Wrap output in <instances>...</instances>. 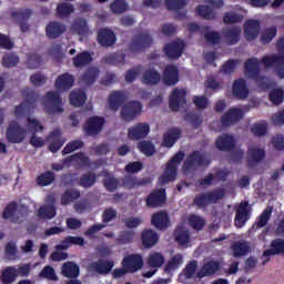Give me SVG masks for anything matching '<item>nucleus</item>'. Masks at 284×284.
Instances as JSON below:
<instances>
[{
    "mask_svg": "<svg viewBox=\"0 0 284 284\" xmlns=\"http://www.w3.org/2000/svg\"><path fill=\"white\" fill-rule=\"evenodd\" d=\"M21 94L26 101L14 108V116H26L32 108L37 106V101H39V94L30 88H24L21 90Z\"/></svg>",
    "mask_w": 284,
    "mask_h": 284,
    "instance_id": "f257e3e1",
    "label": "nucleus"
},
{
    "mask_svg": "<svg viewBox=\"0 0 284 284\" xmlns=\"http://www.w3.org/2000/svg\"><path fill=\"white\" fill-rule=\"evenodd\" d=\"M185 159V153L179 151L173 158L166 163L164 173L161 175V181L165 185L172 181H176V174L179 173V164Z\"/></svg>",
    "mask_w": 284,
    "mask_h": 284,
    "instance_id": "f03ea898",
    "label": "nucleus"
},
{
    "mask_svg": "<svg viewBox=\"0 0 284 284\" xmlns=\"http://www.w3.org/2000/svg\"><path fill=\"white\" fill-rule=\"evenodd\" d=\"M44 110L47 114H61L64 112L63 98L57 91H48L44 95Z\"/></svg>",
    "mask_w": 284,
    "mask_h": 284,
    "instance_id": "7ed1b4c3",
    "label": "nucleus"
},
{
    "mask_svg": "<svg viewBox=\"0 0 284 284\" xmlns=\"http://www.w3.org/2000/svg\"><path fill=\"white\" fill-rule=\"evenodd\" d=\"M152 36L149 33L142 32L134 36L129 44V50L133 54H139L145 52L150 45L153 43Z\"/></svg>",
    "mask_w": 284,
    "mask_h": 284,
    "instance_id": "20e7f679",
    "label": "nucleus"
},
{
    "mask_svg": "<svg viewBox=\"0 0 284 284\" xmlns=\"http://www.w3.org/2000/svg\"><path fill=\"white\" fill-rule=\"evenodd\" d=\"M212 161L205 158L201 151H193L191 154L187 155L186 160L183 163V170L185 172H190V170H194L195 168H207Z\"/></svg>",
    "mask_w": 284,
    "mask_h": 284,
    "instance_id": "39448f33",
    "label": "nucleus"
},
{
    "mask_svg": "<svg viewBox=\"0 0 284 284\" xmlns=\"http://www.w3.org/2000/svg\"><path fill=\"white\" fill-rule=\"evenodd\" d=\"M275 48L280 54L264 55L261 60L264 68H274L284 63V37L278 38Z\"/></svg>",
    "mask_w": 284,
    "mask_h": 284,
    "instance_id": "423d86ee",
    "label": "nucleus"
},
{
    "mask_svg": "<svg viewBox=\"0 0 284 284\" xmlns=\"http://www.w3.org/2000/svg\"><path fill=\"white\" fill-rule=\"evenodd\" d=\"M6 136L9 143L19 144L26 141V136H28V131L23 129L19 124V122L11 121L9 123V126L7 128Z\"/></svg>",
    "mask_w": 284,
    "mask_h": 284,
    "instance_id": "0eeeda50",
    "label": "nucleus"
},
{
    "mask_svg": "<svg viewBox=\"0 0 284 284\" xmlns=\"http://www.w3.org/2000/svg\"><path fill=\"white\" fill-rule=\"evenodd\" d=\"M142 110L143 104L140 101H130L122 106L120 116L122 121H125V123H130L131 121H134V119L138 118L139 114H141Z\"/></svg>",
    "mask_w": 284,
    "mask_h": 284,
    "instance_id": "6e6552de",
    "label": "nucleus"
},
{
    "mask_svg": "<svg viewBox=\"0 0 284 284\" xmlns=\"http://www.w3.org/2000/svg\"><path fill=\"white\" fill-rule=\"evenodd\" d=\"M103 125H105V119L103 116L93 115L85 121L83 132L85 136H98V134H101Z\"/></svg>",
    "mask_w": 284,
    "mask_h": 284,
    "instance_id": "1a4fd4ad",
    "label": "nucleus"
},
{
    "mask_svg": "<svg viewBox=\"0 0 284 284\" xmlns=\"http://www.w3.org/2000/svg\"><path fill=\"white\" fill-rule=\"evenodd\" d=\"M185 103H187V91L179 88L173 89L169 98V106L172 112H179Z\"/></svg>",
    "mask_w": 284,
    "mask_h": 284,
    "instance_id": "9d476101",
    "label": "nucleus"
},
{
    "mask_svg": "<svg viewBox=\"0 0 284 284\" xmlns=\"http://www.w3.org/2000/svg\"><path fill=\"white\" fill-rule=\"evenodd\" d=\"M143 255L141 254H130L123 257L122 267L128 270L129 274H135L140 270H143Z\"/></svg>",
    "mask_w": 284,
    "mask_h": 284,
    "instance_id": "9b49d317",
    "label": "nucleus"
},
{
    "mask_svg": "<svg viewBox=\"0 0 284 284\" xmlns=\"http://www.w3.org/2000/svg\"><path fill=\"white\" fill-rule=\"evenodd\" d=\"M47 142L49 143V152H52L53 154L59 152V150H61V148H63L65 144V138H63V132H61V129H53V131H51L47 136Z\"/></svg>",
    "mask_w": 284,
    "mask_h": 284,
    "instance_id": "f8f14e48",
    "label": "nucleus"
},
{
    "mask_svg": "<svg viewBox=\"0 0 284 284\" xmlns=\"http://www.w3.org/2000/svg\"><path fill=\"white\" fill-rule=\"evenodd\" d=\"M265 161V151L258 146H248L246 152V166L252 170Z\"/></svg>",
    "mask_w": 284,
    "mask_h": 284,
    "instance_id": "ddd939ff",
    "label": "nucleus"
},
{
    "mask_svg": "<svg viewBox=\"0 0 284 284\" xmlns=\"http://www.w3.org/2000/svg\"><path fill=\"white\" fill-rule=\"evenodd\" d=\"M181 79V73L179 72V67L176 64H168L164 68V71L162 73V81L164 85H176Z\"/></svg>",
    "mask_w": 284,
    "mask_h": 284,
    "instance_id": "4468645a",
    "label": "nucleus"
},
{
    "mask_svg": "<svg viewBox=\"0 0 284 284\" xmlns=\"http://www.w3.org/2000/svg\"><path fill=\"white\" fill-rule=\"evenodd\" d=\"M114 267V261L112 260H98L89 265L90 272H95V274H100L105 276L112 272Z\"/></svg>",
    "mask_w": 284,
    "mask_h": 284,
    "instance_id": "2eb2a0df",
    "label": "nucleus"
},
{
    "mask_svg": "<svg viewBox=\"0 0 284 284\" xmlns=\"http://www.w3.org/2000/svg\"><path fill=\"white\" fill-rule=\"evenodd\" d=\"M233 97L239 101H245L250 97V89L247 88V81L240 78L233 82L232 87Z\"/></svg>",
    "mask_w": 284,
    "mask_h": 284,
    "instance_id": "dca6fc26",
    "label": "nucleus"
},
{
    "mask_svg": "<svg viewBox=\"0 0 284 284\" xmlns=\"http://www.w3.org/2000/svg\"><path fill=\"white\" fill-rule=\"evenodd\" d=\"M163 50L168 59H179L183 54V50H185V42L173 41L171 43L165 44Z\"/></svg>",
    "mask_w": 284,
    "mask_h": 284,
    "instance_id": "f3484780",
    "label": "nucleus"
},
{
    "mask_svg": "<svg viewBox=\"0 0 284 284\" xmlns=\"http://www.w3.org/2000/svg\"><path fill=\"white\" fill-rule=\"evenodd\" d=\"M250 221V202H241L235 213V226L243 227Z\"/></svg>",
    "mask_w": 284,
    "mask_h": 284,
    "instance_id": "a211bd4d",
    "label": "nucleus"
},
{
    "mask_svg": "<svg viewBox=\"0 0 284 284\" xmlns=\"http://www.w3.org/2000/svg\"><path fill=\"white\" fill-rule=\"evenodd\" d=\"M196 270H199V262L195 260L190 261L182 270V272L179 274V283L187 284V281L194 278V276H196V274L199 273L196 272Z\"/></svg>",
    "mask_w": 284,
    "mask_h": 284,
    "instance_id": "6ab92c4d",
    "label": "nucleus"
},
{
    "mask_svg": "<svg viewBox=\"0 0 284 284\" xmlns=\"http://www.w3.org/2000/svg\"><path fill=\"white\" fill-rule=\"evenodd\" d=\"M166 200L168 196L164 189L155 190L146 196V207H161Z\"/></svg>",
    "mask_w": 284,
    "mask_h": 284,
    "instance_id": "aec40b11",
    "label": "nucleus"
},
{
    "mask_svg": "<svg viewBox=\"0 0 284 284\" xmlns=\"http://www.w3.org/2000/svg\"><path fill=\"white\" fill-rule=\"evenodd\" d=\"M148 134H150V124L140 122L129 129L128 136L131 141H140V139H145Z\"/></svg>",
    "mask_w": 284,
    "mask_h": 284,
    "instance_id": "412c9836",
    "label": "nucleus"
},
{
    "mask_svg": "<svg viewBox=\"0 0 284 284\" xmlns=\"http://www.w3.org/2000/svg\"><path fill=\"white\" fill-rule=\"evenodd\" d=\"M100 74H101V70H99V67H89L81 74L79 81L83 85H87L88 88H90L91 85H94V83H97V80L99 79Z\"/></svg>",
    "mask_w": 284,
    "mask_h": 284,
    "instance_id": "4be33fe9",
    "label": "nucleus"
},
{
    "mask_svg": "<svg viewBox=\"0 0 284 284\" xmlns=\"http://www.w3.org/2000/svg\"><path fill=\"white\" fill-rule=\"evenodd\" d=\"M243 119V110L241 109H230L226 113L221 116V123L223 128H230L239 123Z\"/></svg>",
    "mask_w": 284,
    "mask_h": 284,
    "instance_id": "5701e85b",
    "label": "nucleus"
},
{
    "mask_svg": "<svg viewBox=\"0 0 284 284\" xmlns=\"http://www.w3.org/2000/svg\"><path fill=\"white\" fill-rule=\"evenodd\" d=\"M215 148L220 152H232L236 148V140L230 134L220 135L215 141Z\"/></svg>",
    "mask_w": 284,
    "mask_h": 284,
    "instance_id": "b1692460",
    "label": "nucleus"
},
{
    "mask_svg": "<svg viewBox=\"0 0 284 284\" xmlns=\"http://www.w3.org/2000/svg\"><path fill=\"white\" fill-rule=\"evenodd\" d=\"M74 85V75L69 72L62 73L55 80L54 87L59 92H68V90H72Z\"/></svg>",
    "mask_w": 284,
    "mask_h": 284,
    "instance_id": "393cba45",
    "label": "nucleus"
},
{
    "mask_svg": "<svg viewBox=\"0 0 284 284\" xmlns=\"http://www.w3.org/2000/svg\"><path fill=\"white\" fill-rule=\"evenodd\" d=\"M141 81L143 85H159V83H161V72L155 68L145 69L142 73Z\"/></svg>",
    "mask_w": 284,
    "mask_h": 284,
    "instance_id": "a878e982",
    "label": "nucleus"
},
{
    "mask_svg": "<svg viewBox=\"0 0 284 284\" xmlns=\"http://www.w3.org/2000/svg\"><path fill=\"white\" fill-rule=\"evenodd\" d=\"M261 32V22L258 20H246L244 23V34L246 41H254Z\"/></svg>",
    "mask_w": 284,
    "mask_h": 284,
    "instance_id": "bb28decb",
    "label": "nucleus"
},
{
    "mask_svg": "<svg viewBox=\"0 0 284 284\" xmlns=\"http://www.w3.org/2000/svg\"><path fill=\"white\" fill-rule=\"evenodd\" d=\"M182 134H183V131L178 126H173V128L169 129L163 134L162 145H164V148H173V145L176 143V141H179V139H181Z\"/></svg>",
    "mask_w": 284,
    "mask_h": 284,
    "instance_id": "cd10ccee",
    "label": "nucleus"
},
{
    "mask_svg": "<svg viewBox=\"0 0 284 284\" xmlns=\"http://www.w3.org/2000/svg\"><path fill=\"white\" fill-rule=\"evenodd\" d=\"M98 43L102 45V48H110L116 43V34L112 29H101L98 32Z\"/></svg>",
    "mask_w": 284,
    "mask_h": 284,
    "instance_id": "c85d7f7f",
    "label": "nucleus"
},
{
    "mask_svg": "<svg viewBox=\"0 0 284 284\" xmlns=\"http://www.w3.org/2000/svg\"><path fill=\"white\" fill-rule=\"evenodd\" d=\"M11 17L17 19L21 32H28V30H30V24H28V21L30 20V17H32V10L24 9L22 11H13Z\"/></svg>",
    "mask_w": 284,
    "mask_h": 284,
    "instance_id": "c756f323",
    "label": "nucleus"
},
{
    "mask_svg": "<svg viewBox=\"0 0 284 284\" xmlns=\"http://www.w3.org/2000/svg\"><path fill=\"white\" fill-rule=\"evenodd\" d=\"M151 225H153L155 230H168V227H170V215H168L165 211L154 213L151 219Z\"/></svg>",
    "mask_w": 284,
    "mask_h": 284,
    "instance_id": "7c9ffc66",
    "label": "nucleus"
},
{
    "mask_svg": "<svg viewBox=\"0 0 284 284\" xmlns=\"http://www.w3.org/2000/svg\"><path fill=\"white\" fill-rule=\"evenodd\" d=\"M159 235L152 229H145L141 233L142 245L145 250H152L159 243Z\"/></svg>",
    "mask_w": 284,
    "mask_h": 284,
    "instance_id": "2f4dec72",
    "label": "nucleus"
},
{
    "mask_svg": "<svg viewBox=\"0 0 284 284\" xmlns=\"http://www.w3.org/2000/svg\"><path fill=\"white\" fill-rule=\"evenodd\" d=\"M221 270V264L216 261H209L202 265V267L197 271V278H205V276H214L216 272Z\"/></svg>",
    "mask_w": 284,
    "mask_h": 284,
    "instance_id": "473e14b6",
    "label": "nucleus"
},
{
    "mask_svg": "<svg viewBox=\"0 0 284 284\" xmlns=\"http://www.w3.org/2000/svg\"><path fill=\"white\" fill-rule=\"evenodd\" d=\"M227 45H236L241 41V27H230L222 30Z\"/></svg>",
    "mask_w": 284,
    "mask_h": 284,
    "instance_id": "72a5a7b5",
    "label": "nucleus"
},
{
    "mask_svg": "<svg viewBox=\"0 0 284 284\" xmlns=\"http://www.w3.org/2000/svg\"><path fill=\"white\" fill-rule=\"evenodd\" d=\"M65 24L57 21H51L45 27V36L48 39H59L65 32Z\"/></svg>",
    "mask_w": 284,
    "mask_h": 284,
    "instance_id": "f704fd0d",
    "label": "nucleus"
},
{
    "mask_svg": "<svg viewBox=\"0 0 284 284\" xmlns=\"http://www.w3.org/2000/svg\"><path fill=\"white\" fill-rule=\"evenodd\" d=\"M148 183H150V180L148 179H139L136 176L125 175L122 179L121 186L125 190H135V187H143L144 185H148Z\"/></svg>",
    "mask_w": 284,
    "mask_h": 284,
    "instance_id": "c9c22d12",
    "label": "nucleus"
},
{
    "mask_svg": "<svg viewBox=\"0 0 284 284\" xmlns=\"http://www.w3.org/2000/svg\"><path fill=\"white\" fill-rule=\"evenodd\" d=\"M244 69L250 79H256L261 74V61L257 58H250L245 61Z\"/></svg>",
    "mask_w": 284,
    "mask_h": 284,
    "instance_id": "e433bc0d",
    "label": "nucleus"
},
{
    "mask_svg": "<svg viewBox=\"0 0 284 284\" xmlns=\"http://www.w3.org/2000/svg\"><path fill=\"white\" fill-rule=\"evenodd\" d=\"M125 93L123 91H113L109 97V108L116 112L125 103Z\"/></svg>",
    "mask_w": 284,
    "mask_h": 284,
    "instance_id": "4c0bfd02",
    "label": "nucleus"
},
{
    "mask_svg": "<svg viewBox=\"0 0 284 284\" xmlns=\"http://www.w3.org/2000/svg\"><path fill=\"white\" fill-rule=\"evenodd\" d=\"M38 219L41 221H52L57 216V206L53 204H44L38 209Z\"/></svg>",
    "mask_w": 284,
    "mask_h": 284,
    "instance_id": "58836bf2",
    "label": "nucleus"
},
{
    "mask_svg": "<svg viewBox=\"0 0 284 284\" xmlns=\"http://www.w3.org/2000/svg\"><path fill=\"white\" fill-rule=\"evenodd\" d=\"M195 12L204 21H216V11L207 4H199Z\"/></svg>",
    "mask_w": 284,
    "mask_h": 284,
    "instance_id": "ea45409f",
    "label": "nucleus"
},
{
    "mask_svg": "<svg viewBox=\"0 0 284 284\" xmlns=\"http://www.w3.org/2000/svg\"><path fill=\"white\" fill-rule=\"evenodd\" d=\"M103 185L106 190V192H116V190H119V187H121V180L116 179L114 175H112L109 172H104L103 173Z\"/></svg>",
    "mask_w": 284,
    "mask_h": 284,
    "instance_id": "a19ab883",
    "label": "nucleus"
},
{
    "mask_svg": "<svg viewBox=\"0 0 284 284\" xmlns=\"http://www.w3.org/2000/svg\"><path fill=\"white\" fill-rule=\"evenodd\" d=\"M78 199H81V191L77 189H69L62 193L60 203L65 207L70 205V203H74Z\"/></svg>",
    "mask_w": 284,
    "mask_h": 284,
    "instance_id": "79ce46f5",
    "label": "nucleus"
},
{
    "mask_svg": "<svg viewBox=\"0 0 284 284\" xmlns=\"http://www.w3.org/2000/svg\"><path fill=\"white\" fill-rule=\"evenodd\" d=\"M284 255V239H275L271 242V248L263 252V256Z\"/></svg>",
    "mask_w": 284,
    "mask_h": 284,
    "instance_id": "37998d69",
    "label": "nucleus"
},
{
    "mask_svg": "<svg viewBox=\"0 0 284 284\" xmlns=\"http://www.w3.org/2000/svg\"><path fill=\"white\" fill-rule=\"evenodd\" d=\"M57 179V175L52 171H45L36 178V183L39 187H48L52 185Z\"/></svg>",
    "mask_w": 284,
    "mask_h": 284,
    "instance_id": "c03bdc74",
    "label": "nucleus"
},
{
    "mask_svg": "<svg viewBox=\"0 0 284 284\" xmlns=\"http://www.w3.org/2000/svg\"><path fill=\"white\" fill-rule=\"evenodd\" d=\"M17 207H19L17 201L9 202L2 212V219H4V221H8V219H12L11 223H21L22 221L19 220V217H14Z\"/></svg>",
    "mask_w": 284,
    "mask_h": 284,
    "instance_id": "a18cd8bd",
    "label": "nucleus"
},
{
    "mask_svg": "<svg viewBox=\"0 0 284 284\" xmlns=\"http://www.w3.org/2000/svg\"><path fill=\"white\" fill-rule=\"evenodd\" d=\"M174 239L178 245L182 247L190 243V230L184 226H178L174 231Z\"/></svg>",
    "mask_w": 284,
    "mask_h": 284,
    "instance_id": "49530a36",
    "label": "nucleus"
},
{
    "mask_svg": "<svg viewBox=\"0 0 284 284\" xmlns=\"http://www.w3.org/2000/svg\"><path fill=\"white\" fill-rule=\"evenodd\" d=\"M72 63L75 68H85L92 63V54L89 51H82L72 59Z\"/></svg>",
    "mask_w": 284,
    "mask_h": 284,
    "instance_id": "de8ad7c7",
    "label": "nucleus"
},
{
    "mask_svg": "<svg viewBox=\"0 0 284 284\" xmlns=\"http://www.w3.org/2000/svg\"><path fill=\"white\" fill-rule=\"evenodd\" d=\"M69 101L73 108H83L85 101H88V95L84 91H72L69 95Z\"/></svg>",
    "mask_w": 284,
    "mask_h": 284,
    "instance_id": "09e8293b",
    "label": "nucleus"
},
{
    "mask_svg": "<svg viewBox=\"0 0 284 284\" xmlns=\"http://www.w3.org/2000/svg\"><path fill=\"white\" fill-rule=\"evenodd\" d=\"M71 30H73L75 34H79V37H85V34L90 32L88 21L83 18L75 19L71 26Z\"/></svg>",
    "mask_w": 284,
    "mask_h": 284,
    "instance_id": "8fccbe9b",
    "label": "nucleus"
},
{
    "mask_svg": "<svg viewBox=\"0 0 284 284\" xmlns=\"http://www.w3.org/2000/svg\"><path fill=\"white\" fill-rule=\"evenodd\" d=\"M17 266L6 267L0 276V281L3 284H12L17 281Z\"/></svg>",
    "mask_w": 284,
    "mask_h": 284,
    "instance_id": "3c124183",
    "label": "nucleus"
},
{
    "mask_svg": "<svg viewBox=\"0 0 284 284\" xmlns=\"http://www.w3.org/2000/svg\"><path fill=\"white\" fill-rule=\"evenodd\" d=\"M80 273L79 265L74 262H67L62 265V274L65 278H78Z\"/></svg>",
    "mask_w": 284,
    "mask_h": 284,
    "instance_id": "603ef678",
    "label": "nucleus"
},
{
    "mask_svg": "<svg viewBox=\"0 0 284 284\" xmlns=\"http://www.w3.org/2000/svg\"><path fill=\"white\" fill-rule=\"evenodd\" d=\"M202 34H204V39L211 45H219L221 43V34L216 31H210V27H202Z\"/></svg>",
    "mask_w": 284,
    "mask_h": 284,
    "instance_id": "864d4df0",
    "label": "nucleus"
},
{
    "mask_svg": "<svg viewBox=\"0 0 284 284\" xmlns=\"http://www.w3.org/2000/svg\"><path fill=\"white\" fill-rule=\"evenodd\" d=\"M276 34H278V29L276 28V26L264 29L260 38L261 44L267 45L272 43V40L276 37Z\"/></svg>",
    "mask_w": 284,
    "mask_h": 284,
    "instance_id": "5fc2aeb1",
    "label": "nucleus"
},
{
    "mask_svg": "<svg viewBox=\"0 0 284 284\" xmlns=\"http://www.w3.org/2000/svg\"><path fill=\"white\" fill-rule=\"evenodd\" d=\"M80 163L83 168H90V156L85 155V153L80 152L73 155H70L64 159V163Z\"/></svg>",
    "mask_w": 284,
    "mask_h": 284,
    "instance_id": "6e6d98bb",
    "label": "nucleus"
},
{
    "mask_svg": "<svg viewBox=\"0 0 284 284\" xmlns=\"http://www.w3.org/2000/svg\"><path fill=\"white\" fill-rule=\"evenodd\" d=\"M149 267L159 268L165 264V256L159 252L151 253L146 258Z\"/></svg>",
    "mask_w": 284,
    "mask_h": 284,
    "instance_id": "4d7b16f0",
    "label": "nucleus"
},
{
    "mask_svg": "<svg viewBox=\"0 0 284 284\" xmlns=\"http://www.w3.org/2000/svg\"><path fill=\"white\" fill-rule=\"evenodd\" d=\"M94 183H97V173L93 172L82 174L78 181V185L85 190L93 187Z\"/></svg>",
    "mask_w": 284,
    "mask_h": 284,
    "instance_id": "13d9d810",
    "label": "nucleus"
},
{
    "mask_svg": "<svg viewBox=\"0 0 284 284\" xmlns=\"http://www.w3.org/2000/svg\"><path fill=\"white\" fill-rule=\"evenodd\" d=\"M112 14H124L130 10V4L125 0H114L110 3Z\"/></svg>",
    "mask_w": 284,
    "mask_h": 284,
    "instance_id": "bf43d9fd",
    "label": "nucleus"
},
{
    "mask_svg": "<svg viewBox=\"0 0 284 284\" xmlns=\"http://www.w3.org/2000/svg\"><path fill=\"white\" fill-rule=\"evenodd\" d=\"M189 225L192 227V230H195V232H202L205 227V219L196 215V214H191L187 217Z\"/></svg>",
    "mask_w": 284,
    "mask_h": 284,
    "instance_id": "052dcab7",
    "label": "nucleus"
},
{
    "mask_svg": "<svg viewBox=\"0 0 284 284\" xmlns=\"http://www.w3.org/2000/svg\"><path fill=\"white\" fill-rule=\"evenodd\" d=\"M74 12V6L68 2H62L57 7V17L59 19H68Z\"/></svg>",
    "mask_w": 284,
    "mask_h": 284,
    "instance_id": "680f3d73",
    "label": "nucleus"
},
{
    "mask_svg": "<svg viewBox=\"0 0 284 284\" xmlns=\"http://www.w3.org/2000/svg\"><path fill=\"white\" fill-rule=\"evenodd\" d=\"M232 252L235 258H241V256H245L250 252V246L245 242H235L232 245Z\"/></svg>",
    "mask_w": 284,
    "mask_h": 284,
    "instance_id": "e2e57ef3",
    "label": "nucleus"
},
{
    "mask_svg": "<svg viewBox=\"0 0 284 284\" xmlns=\"http://www.w3.org/2000/svg\"><path fill=\"white\" fill-rule=\"evenodd\" d=\"M183 264V255L176 254L174 255L164 266V272L170 273L174 272V270H179Z\"/></svg>",
    "mask_w": 284,
    "mask_h": 284,
    "instance_id": "0e129e2a",
    "label": "nucleus"
},
{
    "mask_svg": "<svg viewBox=\"0 0 284 284\" xmlns=\"http://www.w3.org/2000/svg\"><path fill=\"white\" fill-rule=\"evenodd\" d=\"M2 65L3 68H17L19 65V55L14 52L4 54L2 57Z\"/></svg>",
    "mask_w": 284,
    "mask_h": 284,
    "instance_id": "69168bd1",
    "label": "nucleus"
},
{
    "mask_svg": "<svg viewBox=\"0 0 284 284\" xmlns=\"http://www.w3.org/2000/svg\"><path fill=\"white\" fill-rule=\"evenodd\" d=\"M251 133L258 138L265 136V134H267V122L262 121L254 123L251 128Z\"/></svg>",
    "mask_w": 284,
    "mask_h": 284,
    "instance_id": "338daca9",
    "label": "nucleus"
},
{
    "mask_svg": "<svg viewBox=\"0 0 284 284\" xmlns=\"http://www.w3.org/2000/svg\"><path fill=\"white\" fill-rule=\"evenodd\" d=\"M268 99L274 105H281L284 100L283 89H273L268 94Z\"/></svg>",
    "mask_w": 284,
    "mask_h": 284,
    "instance_id": "774afa93",
    "label": "nucleus"
}]
</instances>
